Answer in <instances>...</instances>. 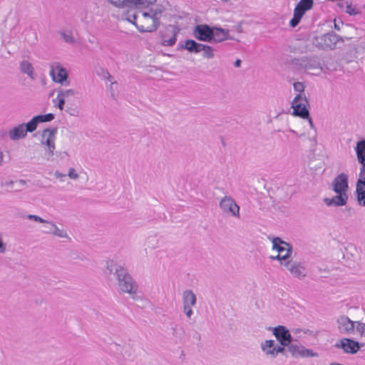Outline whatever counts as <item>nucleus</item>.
I'll list each match as a JSON object with an SVG mask.
<instances>
[{
	"label": "nucleus",
	"mask_w": 365,
	"mask_h": 365,
	"mask_svg": "<svg viewBox=\"0 0 365 365\" xmlns=\"http://www.w3.org/2000/svg\"><path fill=\"white\" fill-rule=\"evenodd\" d=\"M355 151L357 160L361 165L359 175H365V139L356 143Z\"/></svg>",
	"instance_id": "20"
},
{
	"label": "nucleus",
	"mask_w": 365,
	"mask_h": 365,
	"mask_svg": "<svg viewBox=\"0 0 365 365\" xmlns=\"http://www.w3.org/2000/svg\"><path fill=\"white\" fill-rule=\"evenodd\" d=\"M156 0H131L132 7L139 10L149 9L155 4Z\"/></svg>",
	"instance_id": "27"
},
{
	"label": "nucleus",
	"mask_w": 365,
	"mask_h": 365,
	"mask_svg": "<svg viewBox=\"0 0 365 365\" xmlns=\"http://www.w3.org/2000/svg\"><path fill=\"white\" fill-rule=\"evenodd\" d=\"M165 9L162 4H157L149 9L139 10L127 20L134 24L141 33H152L160 26V19Z\"/></svg>",
	"instance_id": "2"
},
{
	"label": "nucleus",
	"mask_w": 365,
	"mask_h": 365,
	"mask_svg": "<svg viewBox=\"0 0 365 365\" xmlns=\"http://www.w3.org/2000/svg\"><path fill=\"white\" fill-rule=\"evenodd\" d=\"M222 212L227 216L240 218V206L232 196H224L219 202Z\"/></svg>",
	"instance_id": "7"
},
{
	"label": "nucleus",
	"mask_w": 365,
	"mask_h": 365,
	"mask_svg": "<svg viewBox=\"0 0 365 365\" xmlns=\"http://www.w3.org/2000/svg\"><path fill=\"white\" fill-rule=\"evenodd\" d=\"M334 28L337 31H339L340 30V26L339 25L337 24L336 21L334 20Z\"/></svg>",
	"instance_id": "49"
},
{
	"label": "nucleus",
	"mask_w": 365,
	"mask_h": 365,
	"mask_svg": "<svg viewBox=\"0 0 365 365\" xmlns=\"http://www.w3.org/2000/svg\"><path fill=\"white\" fill-rule=\"evenodd\" d=\"M116 8H132L131 0H106Z\"/></svg>",
	"instance_id": "32"
},
{
	"label": "nucleus",
	"mask_w": 365,
	"mask_h": 365,
	"mask_svg": "<svg viewBox=\"0 0 365 365\" xmlns=\"http://www.w3.org/2000/svg\"><path fill=\"white\" fill-rule=\"evenodd\" d=\"M234 65L235 67H240L241 66V60L240 59H237L235 63H234Z\"/></svg>",
	"instance_id": "47"
},
{
	"label": "nucleus",
	"mask_w": 365,
	"mask_h": 365,
	"mask_svg": "<svg viewBox=\"0 0 365 365\" xmlns=\"http://www.w3.org/2000/svg\"><path fill=\"white\" fill-rule=\"evenodd\" d=\"M276 342L273 339H267L260 344L262 352L269 358L274 359Z\"/></svg>",
	"instance_id": "24"
},
{
	"label": "nucleus",
	"mask_w": 365,
	"mask_h": 365,
	"mask_svg": "<svg viewBox=\"0 0 365 365\" xmlns=\"http://www.w3.org/2000/svg\"><path fill=\"white\" fill-rule=\"evenodd\" d=\"M289 352L294 358H307V357H317L319 355L312 349L306 348L304 346L299 343L291 342L287 346Z\"/></svg>",
	"instance_id": "13"
},
{
	"label": "nucleus",
	"mask_w": 365,
	"mask_h": 365,
	"mask_svg": "<svg viewBox=\"0 0 365 365\" xmlns=\"http://www.w3.org/2000/svg\"><path fill=\"white\" fill-rule=\"evenodd\" d=\"M67 176L71 180H77L80 177L78 170L73 167H71L68 169Z\"/></svg>",
	"instance_id": "36"
},
{
	"label": "nucleus",
	"mask_w": 365,
	"mask_h": 365,
	"mask_svg": "<svg viewBox=\"0 0 365 365\" xmlns=\"http://www.w3.org/2000/svg\"><path fill=\"white\" fill-rule=\"evenodd\" d=\"M331 187L336 195L332 197L324 198V203L327 206L341 207L345 205L348 201V175L344 173H341L336 175L333 180Z\"/></svg>",
	"instance_id": "3"
},
{
	"label": "nucleus",
	"mask_w": 365,
	"mask_h": 365,
	"mask_svg": "<svg viewBox=\"0 0 365 365\" xmlns=\"http://www.w3.org/2000/svg\"><path fill=\"white\" fill-rule=\"evenodd\" d=\"M77 94L78 92L75 89L61 88L57 91V96L53 101L61 110H63L64 109L66 102L73 101Z\"/></svg>",
	"instance_id": "12"
},
{
	"label": "nucleus",
	"mask_w": 365,
	"mask_h": 365,
	"mask_svg": "<svg viewBox=\"0 0 365 365\" xmlns=\"http://www.w3.org/2000/svg\"><path fill=\"white\" fill-rule=\"evenodd\" d=\"M4 154L3 151L0 150V166L4 163Z\"/></svg>",
	"instance_id": "46"
},
{
	"label": "nucleus",
	"mask_w": 365,
	"mask_h": 365,
	"mask_svg": "<svg viewBox=\"0 0 365 365\" xmlns=\"http://www.w3.org/2000/svg\"><path fill=\"white\" fill-rule=\"evenodd\" d=\"M201 44L194 40L188 39L185 41V44L182 46V48L187 50L189 52L198 53H200Z\"/></svg>",
	"instance_id": "28"
},
{
	"label": "nucleus",
	"mask_w": 365,
	"mask_h": 365,
	"mask_svg": "<svg viewBox=\"0 0 365 365\" xmlns=\"http://www.w3.org/2000/svg\"><path fill=\"white\" fill-rule=\"evenodd\" d=\"M294 88L297 91L302 92L304 90V85L300 82L294 83Z\"/></svg>",
	"instance_id": "44"
},
{
	"label": "nucleus",
	"mask_w": 365,
	"mask_h": 365,
	"mask_svg": "<svg viewBox=\"0 0 365 365\" xmlns=\"http://www.w3.org/2000/svg\"><path fill=\"white\" fill-rule=\"evenodd\" d=\"M338 349H341L344 352L350 354H356L361 349V345L356 341L349 338H343L335 345Z\"/></svg>",
	"instance_id": "17"
},
{
	"label": "nucleus",
	"mask_w": 365,
	"mask_h": 365,
	"mask_svg": "<svg viewBox=\"0 0 365 365\" xmlns=\"http://www.w3.org/2000/svg\"><path fill=\"white\" fill-rule=\"evenodd\" d=\"M192 307L190 306H183V312L189 319H191L193 314Z\"/></svg>",
	"instance_id": "39"
},
{
	"label": "nucleus",
	"mask_w": 365,
	"mask_h": 365,
	"mask_svg": "<svg viewBox=\"0 0 365 365\" xmlns=\"http://www.w3.org/2000/svg\"><path fill=\"white\" fill-rule=\"evenodd\" d=\"M192 36L200 41L211 43L212 27L207 24H198L193 28Z\"/></svg>",
	"instance_id": "15"
},
{
	"label": "nucleus",
	"mask_w": 365,
	"mask_h": 365,
	"mask_svg": "<svg viewBox=\"0 0 365 365\" xmlns=\"http://www.w3.org/2000/svg\"><path fill=\"white\" fill-rule=\"evenodd\" d=\"M20 69L22 73L28 75L31 79L34 78V67L28 61H22L21 62Z\"/></svg>",
	"instance_id": "30"
},
{
	"label": "nucleus",
	"mask_w": 365,
	"mask_h": 365,
	"mask_svg": "<svg viewBox=\"0 0 365 365\" xmlns=\"http://www.w3.org/2000/svg\"><path fill=\"white\" fill-rule=\"evenodd\" d=\"M296 63L313 75H318L322 71L319 60L317 57H303L297 59Z\"/></svg>",
	"instance_id": "11"
},
{
	"label": "nucleus",
	"mask_w": 365,
	"mask_h": 365,
	"mask_svg": "<svg viewBox=\"0 0 365 365\" xmlns=\"http://www.w3.org/2000/svg\"><path fill=\"white\" fill-rule=\"evenodd\" d=\"M293 115L299 116L304 119H307L312 128H314L312 119L309 117V113L307 107L300 106V104H292Z\"/></svg>",
	"instance_id": "22"
},
{
	"label": "nucleus",
	"mask_w": 365,
	"mask_h": 365,
	"mask_svg": "<svg viewBox=\"0 0 365 365\" xmlns=\"http://www.w3.org/2000/svg\"><path fill=\"white\" fill-rule=\"evenodd\" d=\"M289 272L290 274L298 279H304L307 277L306 268L300 262L288 260L283 265Z\"/></svg>",
	"instance_id": "14"
},
{
	"label": "nucleus",
	"mask_w": 365,
	"mask_h": 365,
	"mask_svg": "<svg viewBox=\"0 0 365 365\" xmlns=\"http://www.w3.org/2000/svg\"><path fill=\"white\" fill-rule=\"evenodd\" d=\"M234 38L230 34L228 29H224L221 27L212 26V36L211 43H218L226 40H233Z\"/></svg>",
	"instance_id": "19"
},
{
	"label": "nucleus",
	"mask_w": 365,
	"mask_h": 365,
	"mask_svg": "<svg viewBox=\"0 0 365 365\" xmlns=\"http://www.w3.org/2000/svg\"><path fill=\"white\" fill-rule=\"evenodd\" d=\"M50 76L54 82L61 86H68L70 85L68 71L58 62H54L50 65Z\"/></svg>",
	"instance_id": "6"
},
{
	"label": "nucleus",
	"mask_w": 365,
	"mask_h": 365,
	"mask_svg": "<svg viewBox=\"0 0 365 365\" xmlns=\"http://www.w3.org/2000/svg\"><path fill=\"white\" fill-rule=\"evenodd\" d=\"M285 346H284V345H281L279 344V345L277 344H276V346H275V349H274V359L277 356V355L279 354H284V351H285Z\"/></svg>",
	"instance_id": "40"
},
{
	"label": "nucleus",
	"mask_w": 365,
	"mask_h": 365,
	"mask_svg": "<svg viewBox=\"0 0 365 365\" xmlns=\"http://www.w3.org/2000/svg\"><path fill=\"white\" fill-rule=\"evenodd\" d=\"M202 51V56L206 58H213L215 57L214 48L207 44H201L200 52Z\"/></svg>",
	"instance_id": "31"
},
{
	"label": "nucleus",
	"mask_w": 365,
	"mask_h": 365,
	"mask_svg": "<svg viewBox=\"0 0 365 365\" xmlns=\"http://www.w3.org/2000/svg\"><path fill=\"white\" fill-rule=\"evenodd\" d=\"M52 235L60 238H69L67 232L64 230L58 228L57 225L55 227Z\"/></svg>",
	"instance_id": "37"
},
{
	"label": "nucleus",
	"mask_w": 365,
	"mask_h": 365,
	"mask_svg": "<svg viewBox=\"0 0 365 365\" xmlns=\"http://www.w3.org/2000/svg\"><path fill=\"white\" fill-rule=\"evenodd\" d=\"M155 240V237H149L148 240Z\"/></svg>",
	"instance_id": "53"
},
{
	"label": "nucleus",
	"mask_w": 365,
	"mask_h": 365,
	"mask_svg": "<svg viewBox=\"0 0 365 365\" xmlns=\"http://www.w3.org/2000/svg\"><path fill=\"white\" fill-rule=\"evenodd\" d=\"M27 218L30 220H34L35 222H41V223L45 222L44 219H43L41 217L36 215H29L27 216Z\"/></svg>",
	"instance_id": "42"
},
{
	"label": "nucleus",
	"mask_w": 365,
	"mask_h": 365,
	"mask_svg": "<svg viewBox=\"0 0 365 365\" xmlns=\"http://www.w3.org/2000/svg\"><path fill=\"white\" fill-rule=\"evenodd\" d=\"M344 4H346L345 2L344 3L340 2L337 5L339 7L343 8L344 6Z\"/></svg>",
	"instance_id": "50"
},
{
	"label": "nucleus",
	"mask_w": 365,
	"mask_h": 365,
	"mask_svg": "<svg viewBox=\"0 0 365 365\" xmlns=\"http://www.w3.org/2000/svg\"><path fill=\"white\" fill-rule=\"evenodd\" d=\"M56 134V129L51 128H46L42 133L41 143L45 145L44 156L47 160H52L54 154Z\"/></svg>",
	"instance_id": "5"
},
{
	"label": "nucleus",
	"mask_w": 365,
	"mask_h": 365,
	"mask_svg": "<svg viewBox=\"0 0 365 365\" xmlns=\"http://www.w3.org/2000/svg\"><path fill=\"white\" fill-rule=\"evenodd\" d=\"M345 12L350 16H354L360 13L356 6L354 5L351 1H346Z\"/></svg>",
	"instance_id": "33"
},
{
	"label": "nucleus",
	"mask_w": 365,
	"mask_h": 365,
	"mask_svg": "<svg viewBox=\"0 0 365 365\" xmlns=\"http://www.w3.org/2000/svg\"><path fill=\"white\" fill-rule=\"evenodd\" d=\"M66 175H67L61 173L59 170H56L54 172L55 178L58 180L60 182H64Z\"/></svg>",
	"instance_id": "41"
},
{
	"label": "nucleus",
	"mask_w": 365,
	"mask_h": 365,
	"mask_svg": "<svg viewBox=\"0 0 365 365\" xmlns=\"http://www.w3.org/2000/svg\"><path fill=\"white\" fill-rule=\"evenodd\" d=\"M105 77L110 81L113 83V76L110 74L109 72L106 71V75H105Z\"/></svg>",
	"instance_id": "45"
},
{
	"label": "nucleus",
	"mask_w": 365,
	"mask_h": 365,
	"mask_svg": "<svg viewBox=\"0 0 365 365\" xmlns=\"http://www.w3.org/2000/svg\"><path fill=\"white\" fill-rule=\"evenodd\" d=\"M289 131H290L292 133H294V135H297V133L295 130H292V129H290V130H289Z\"/></svg>",
	"instance_id": "51"
},
{
	"label": "nucleus",
	"mask_w": 365,
	"mask_h": 365,
	"mask_svg": "<svg viewBox=\"0 0 365 365\" xmlns=\"http://www.w3.org/2000/svg\"><path fill=\"white\" fill-rule=\"evenodd\" d=\"M335 38V36L327 34L317 38L316 41L319 46H320L323 49H326L331 48L334 46L336 43Z\"/></svg>",
	"instance_id": "23"
},
{
	"label": "nucleus",
	"mask_w": 365,
	"mask_h": 365,
	"mask_svg": "<svg viewBox=\"0 0 365 365\" xmlns=\"http://www.w3.org/2000/svg\"><path fill=\"white\" fill-rule=\"evenodd\" d=\"M356 193L359 205L365 207V175H359L356 184Z\"/></svg>",
	"instance_id": "21"
},
{
	"label": "nucleus",
	"mask_w": 365,
	"mask_h": 365,
	"mask_svg": "<svg viewBox=\"0 0 365 365\" xmlns=\"http://www.w3.org/2000/svg\"><path fill=\"white\" fill-rule=\"evenodd\" d=\"M12 184H14V182H13V181H9V182H8V185H12Z\"/></svg>",
	"instance_id": "52"
},
{
	"label": "nucleus",
	"mask_w": 365,
	"mask_h": 365,
	"mask_svg": "<svg viewBox=\"0 0 365 365\" xmlns=\"http://www.w3.org/2000/svg\"><path fill=\"white\" fill-rule=\"evenodd\" d=\"M313 6V0H300L294 9L293 17L289 21V25L293 28L297 26L305 13L312 9Z\"/></svg>",
	"instance_id": "8"
},
{
	"label": "nucleus",
	"mask_w": 365,
	"mask_h": 365,
	"mask_svg": "<svg viewBox=\"0 0 365 365\" xmlns=\"http://www.w3.org/2000/svg\"><path fill=\"white\" fill-rule=\"evenodd\" d=\"M178 34V29L174 26L169 25L166 27L165 32L161 35V44L163 46H173L177 41Z\"/></svg>",
	"instance_id": "18"
},
{
	"label": "nucleus",
	"mask_w": 365,
	"mask_h": 365,
	"mask_svg": "<svg viewBox=\"0 0 365 365\" xmlns=\"http://www.w3.org/2000/svg\"><path fill=\"white\" fill-rule=\"evenodd\" d=\"M357 322L359 321H352L346 315L339 316L336 321V327L338 331L344 335H352L356 330Z\"/></svg>",
	"instance_id": "9"
},
{
	"label": "nucleus",
	"mask_w": 365,
	"mask_h": 365,
	"mask_svg": "<svg viewBox=\"0 0 365 365\" xmlns=\"http://www.w3.org/2000/svg\"><path fill=\"white\" fill-rule=\"evenodd\" d=\"M34 130L29 121L26 123H21L12 127L8 131V136L12 141H18L24 139L28 133H32Z\"/></svg>",
	"instance_id": "10"
},
{
	"label": "nucleus",
	"mask_w": 365,
	"mask_h": 365,
	"mask_svg": "<svg viewBox=\"0 0 365 365\" xmlns=\"http://www.w3.org/2000/svg\"><path fill=\"white\" fill-rule=\"evenodd\" d=\"M292 104H300V106L307 107L308 101L304 93H299L295 96Z\"/></svg>",
	"instance_id": "34"
},
{
	"label": "nucleus",
	"mask_w": 365,
	"mask_h": 365,
	"mask_svg": "<svg viewBox=\"0 0 365 365\" xmlns=\"http://www.w3.org/2000/svg\"><path fill=\"white\" fill-rule=\"evenodd\" d=\"M59 35L66 43L75 45L78 43V40L73 36L72 31H62L59 32Z\"/></svg>",
	"instance_id": "29"
},
{
	"label": "nucleus",
	"mask_w": 365,
	"mask_h": 365,
	"mask_svg": "<svg viewBox=\"0 0 365 365\" xmlns=\"http://www.w3.org/2000/svg\"><path fill=\"white\" fill-rule=\"evenodd\" d=\"M356 331L361 337L365 338V323L357 322Z\"/></svg>",
	"instance_id": "38"
},
{
	"label": "nucleus",
	"mask_w": 365,
	"mask_h": 365,
	"mask_svg": "<svg viewBox=\"0 0 365 365\" xmlns=\"http://www.w3.org/2000/svg\"><path fill=\"white\" fill-rule=\"evenodd\" d=\"M273 335L281 345L288 346L292 342V337L289 329L284 326L279 325L275 327H270Z\"/></svg>",
	"instance_id": "16"
},
{
	"label": "nucleus",
	"mask_w": 365,
	"mask_h": 365,
	"mask_svg": "<svg viewBox=\"0 0 365 365\" xmlns=\"http://www.w3.org/2000/svg\"><path fill=\"white\" fill-rule=\"evenodd\" d=\"M182 300L183 306L195 307L197 303V297L193 291L186 289L182 292Z\"/></svg>",
	"instance_id": "25"
},
{
	"label": "nucleus",
	"mask_w": 365,
	"mask_h": 365,
	"mask_svg": "<svg viewBox=\"0 0 365 365\" xmlns=\"http://www.w3.org/2000/svg\"><path fill=\"white\" fill-rule=\"evenodd\" d=\"M268 239L272 242V250L278 252L276 256H271L270 259L278 260L280 262L281 265H283V262L286 263L292 255V246L279 237H268Z\"/></svg>",
	"instance_id": "4"
},
{
	"label": "nucleus",
	"mask_w": 365,
	"mask_h": 365,
	"mask_svg": "<svg viewBox=\"0 0 365 365\" xmlns=\"http://www.w3.org/2000/svg\"><path fill=\"white\" fill-rule=\"evenodd\" d=\"M17 182L21 186H24L26 184V181L23 179L19 180Z\"/></svg>",
	"instance_id": "48"
},
{
	"label": "nucleus",
	"mask_w": 365,
	"mask_h": 365,
	"mask_svg": "<svg viewBox=\"0 0 365 365\" xmlns=\"http://www.w3.org/2000/svg\"><path fill=\"white\" fill-rule=\"evenodd\" d=\"M44 225V232L48 235H52L53 230L56 225L51 222L45 220V222H43Z\"/></svg>",
	"instance_id": "35"
},
{
	"label": "nucleus",
	"mask_w": 365,
	"mask_h": 365,
	"mask_svg": "<svg viewBox=\"0 0 365 365\" xmlns=\"http://www.w3.org/2000/svg\"><path fill=\"white\" fill-rule=\"evenodd\" d=\"M66 112L72 116H78L79 114V111L76 108H73L72 107H68L66 109Z\"/></svg>",
	"instance_id": "43"
},
{
	"label": "nucleus",
	"mask_w": 365,
	"mask_h": 365,
	"mask_svg": "<svg viewBox=\"0 0 365 365\" xmlns=\"http://www.w3.org/2000/svg\"><path fill=\"white\" fill-rule=\"evenodd\" d=\"M113 273L116 280L118 292L122 294H128L134 300L138 299V284L128 269L113 261H107L104 274L109 279Z\"/></svg>",
	"instance_id": "1"
},
{
	"label": "nucleus",
	"mask_w": 365,
	"mask_h": 365,
	"mask_svg": "<svg viewBox=\"0 0 365 365\" xmlns=\"http://www.w3.org/2000/svg\"><path fill=\"white\" fill-rule=\"evenodd\" d=\"M54 119L53 113H47L46 115H38L31 118L29 122L32 125L34 131L36 130L38 124L40 123L50 122Z\"/></svg>",
	"instance_id": "26"
}]
</instances>
